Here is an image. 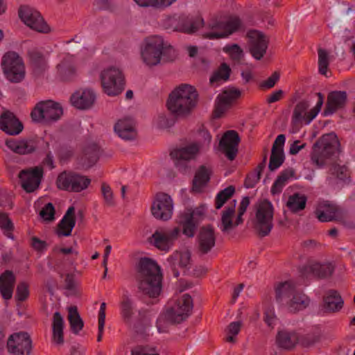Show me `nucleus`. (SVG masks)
Segmentation results:
<instances>
[{"label": "nucleus", "instance_id": "obj_1", "mask_svg": "<svg viewBox=\"0 0 355 355\" xmlns=\"http://www.w3.org/2000/svg\"><path fill=\"white\" fill-rule=\"evenodd\" d=\"M135 268L139 291L150 298L159 297L162 291L163 275L157 263L150 258L142 257Z\"/></svg>", "mask_w": 355, "mask_h": 355}, {"label": "nucleus", "instance_id": "obj_2", "mask_svg": "<svg viewBox=\"0 0 355 355\" xmlns=\"http://www.w3.org/2000/svg\"><path fill=\"white\" fill-rule=\"evenodd\" d=\"M198 101L196 89L188 84H182L169 94L166 107L171 114L178 118L186 119L191 115Z\"/></svg>", "mask_w": 355, "mask_h": 355}, {"label": "nucleus", "instance_id": "obj_3", "mask_svg": "<svg viewBox=\"0 0 355 355\" xmlns=\"http://www.w3.org/2000/svg\"><path fill=\"white\" fill-rule=\"evenodd\" d=\"M141 54L144 62L151 66L170 64L177 58L173 47L158 35H152L144 40Z\"/></svg>", "mask_w": 355, "mask_h": 355}, {"label": "nucleus", "instance_id": "obj_4", "mask_svg": "<svg viewBox=\"0 0 355 355\" xmlns=\"http://www.w3.org/2000/svg\"><path fill=\"white\" fill-rule=\"evenodd\" d=\"M340 142L337 136L331 132L319 138L313 145L311 159L318 167L326 165L327 159L338 154Z\"/></svg>", "mask_w": 355, "mask_h": 355}, {"label": "nucleus", "instance_id": "obj_5", "mask_svg": "<svg viewBox=\"0 0 355 355\" xmlns=\"http://www.w3.org/2000/svg\"><path fill=\"white\" fill-rule=\"evenodd\" d=\"M256 207L253 228L256 234L263 238L268 236L273 227L274 209L272 203L268 200L260 201Z\"/></svg>", "mask_w": 355, "mask_h": 355}, {"label": "nucleus", "instance_id": "obj_6", "mask_svg": "<svg viewBox=\"0 0 355 355\" xmlns=\"http://www.w3.org/2000/svg\"><path fill=\"white\" fill-rule=\"evenodd\" d=\"M63 110L58 103L47 100L37 103L31 112V117L35 122L51 123L60 119Z\"/></svg>", "mask_w": 355, "mask_h": 355}, {"label": "nucleus", "instance_id": "obj_7", "mask_svg": "<svg viewBox=\"0 0 355 355\" xmlns=\"http://www.w3.org/2000/svg\"><path fill=\"white\" fill-rule=\"evenodd\" d=\"M100 78L103 90L108 96H118L124 89L125 78L119 68L104 69Z\"/></svg>", "mask_w": 355, "mask_h": 355}, {"label": "nucleus", "instance_id": "obj_8", "mask_svg": "<svg viewBox=\"0 0 355 355\" xmlns=\"http://www.w3.org/2000/svg\"><path fill=\"white\" fill-rule=\"evenodd\" d=\"M193 302L191 296L184 294L173 306L166 309L164 319L171 324H179L186 320L191 314Z\"/></svg>", "mask_w": 355, "mask_h": 355}, {"label": "nucleus", "instance_id": "obj_9", "mask_svg": "<svg viewBox=\"0 0 355 355\" xmlns=\"http://www.w3.org/2000/svg\"><path fill=\"white\" fill-rule=\"evenodd\" d=\"M90 183L89 178L73 172L63 171L56 180V186L59 189L70 192H80L87 189Z\"/></svg>", "mask_w": 355, "mask_h": 355}, {"label": "nucleus", "instance_id": "obj_10", "mask_svg": "<svg viewBox=\"0 0 355 355\" xmlns=\"http://www.w3.org/2000/svg\"><path fill=\"white\" fill-rule=\"evenodd\" d=\"M6 347L10 355H31L33 344L28 332L19 331L8 337Z\"/></svg>", "mask_w": 355, "mask_h": 355}, {"label": "nucleus", "instance_id": "obj_11", "mask_svg": "<svg viewBox=\"0 0 355 355\" xmlns=\"http://www.w3.org/2000/svg\"><path fill=\"white\" fill-rule=\"evenodd\" d=\"M216 244L214 227L211 224L202 226L196 236V253L200 257L210 253Z\"/></svg>", "mask_w": 355, "mask_h": 355}, {"label": "nucleus", "instance_id": "obj_12", "mask_svg": "<svg viewBox=\"0 0 355 355\" xmlns=\"http://www.w3.org/2000/svg\"><path fill=\"white\" fill-rule=\"evenodd\" d=\"M154 218L162 221L171 218L173 213V202L171 197L163 192L155 194L150 208Z\"/></svg>", "mask_w": 355, "mask_h": 355}, {"label": "nucleus", "instance_id": "obj_13", "mask_svg": "<svg viewBox=\"0 0 355 355\" xmlns=\"http://www.w3.org/2000/svg\"><path fill=\"white\" fill-rule=\"evenodd\" d=\"M19 17L31 29L42 33H47L50 28L40 13L28 6H21L19 9Z\"/></svg>", "mask_w": 355, "mask_h": 355}, {"label": "nucleus", "instance_id": "obj_14", "mask_svg": "<svg viewBox=\"0 0 355 355\" xmlns=\"http://www.w3.org/2000/svg\"><path fill=\"white\" fill-rule=\"evenodd\" d=\"M240 141V136L236 130H227L222 136L218 148L229 160L232 161L236 158L239 152Z\"/></svg>", "mask_w": 355, "mask_h": 355}, {"label": "nucleus", "instance_id": "obj_15", "mask_svg": "<svg viewBox=\"0 0 355 355\" xmlns=\"http://www.w3.org/2000/svg\"><path fill=\"white\" fill-rule=\"evenodd\" d=\"M180 235V228L172 230H157L150 238V242L159 250L168 251Z\"/></svg>", "mask_w": 355, "mask_h": 355}, {"label": "nucleus", "instance_id": "obj_16", "mask_svg": "<svg viewBox=\"0 0 355 355\" xmlns=\"http://www.w3.org/2000/svg\"><path fill=\"white\" fill-rule=\"evenodd\" d=\"M43 174L44 170L41 166L22 170L19 174L22 188L28 193L33 192L39 187Z\"/></svg>", "mask_w": 355, "mask_h": 355}, {"label": "nucleus", "instance_id": "obj_17", "mask_svg": "<svg viewBox=\"0 0 355 355\" xmlns=\"http://www.w3.org/2000/svg\"><path fill=\"white\" fill-rule=\"evenodd\" d=\"M248 37L250 54L256 60H261L266 53L268 40L263 33L255 30L249 31Z\"/></svg>", "mask_w": 355, "mask_h": 355}, {"label": "nucleus", "instance_id": "obj_18", "mask_svg": "<svg viewBox=\"0 0 355 355\" xmlns=\"http://www.w3.org/2000/svg\"><path fill=\"white\" fill-rule=\"evenodd\" d=\"M191 261V252L189 251H175L168 257L166 263V270L171 273L175 278L180 276V269H186Z\"/></svg>", "mask_w": 355, "mask_h": 355}, {"label": "nucleus", "instance_id": "obj_19", "mask_svg": "<svg viewBox=\"0 0 355 355\" xmlns=\"http://www.w3.org/2000/svg\"><path fill=\"white\" fill-rule=\"evenodd\" d=\"M241 95V91L235 87L223 90L222 94L217 96L214 110V118H220L227 109L231 106L232 102L238 99Z\"/></svg>", "mask_w": 355, "mask_h": 355}, {"label": "nucleus", "instance_id": "obj_20", "mask_svg": "<svg viewBox=\"0 0 355 355\" xmlns=\"http://www.w3.org/2000/svg\"><path fill=\"white\" fill-rule=\"evenodd\" d=\"M96 95L94 91L89 88L79 89L70 97L71 105L78 110L90 109L94 104Z\"/></svg>", "mask_w": 355, "mask_h": 355}, {"label": "nucleus", "instance_id": "obj_21", "mask_svg": "<svg viewBox=\"0 0 355 355\" xmlns=\"http://www.w3.org/2000/svg\"><path fill=\"white\" fill-rule=\"evenodd\" d=\"M347 94L345 91H332L327 95L324 116L331 115L338 110H343L347 103Z\"/></svg>", "mask_w": 355, "mask_h": 355}, {"label": "nucleus", "instance_id": "obj_22", "mask_svg": "<svg viewBox=\"0 0 355 355\" xmlns=\"http://www.w3.org/2000/svg\"><path fill=\"white\" fill-rule=\"evenodd\" d=\"M22 123L10 111H5L0 116V129L10 135H19L23 130Z\"/></svg>", "mask_w": 355, "mask_h": 355}, {"label": "nucleus", "instance_id": "obj_23", "mask_svg": "<svg viewBox=\"0 0 355 355\" xmlns=\"http://www.w3.org/2000/svg\"><path fill=\"white\" fill-rule=\"evenodd\" d=\"M100 154L101 148L96 142H87L83 148L81 164L87 168L93 166L98 160Z\"/></svg>", "mask_w": 355, "mask_h": 355}, {"label": "nucleus", "instance_id": "obj_24", "mask_svg": "<svg viewBox=\"0 0 355 355\" xmlns=\"http://www.w3.org/2000/svg\"><path fill=\"white\" fill-rule=\"evenodd\" d=\"M75 208L71 206L67 210L62 220L58 224L56 234L60 236H69L76 225Z\"/></svg>", "mask_w": 355, "mask_h": 355}, {"label": "nucleus", "instance_id": "obj_25", "mask_svg": "<svg viewBox=\"0 0 355 355\" xmlns=\"http://www.w3.org/2000/svg\"><path fill=\"white\" fill-rule=\"evenodd\" d=\"M334 268L330 263L320 264L315 263L312 265L304 266L300 269L302 276L307 277L312 274L314 277L322 279L326 278L332 275Z\"/></svg>", "mask_w": 355, "mask_h": 355}, {"label": "nucleus", "instance_id": "obj_26", "mask_svg": "<svg viewBox=\"0 0 355 355\" xmlns=\"http://www.w3.org/2000/svg\"><path fill=\"white\" fill-rule=\"evenodd\" d=\"M114 131L125 140H132L137 137L135 122L130 118L119 120L114 125Z\"/></svg>", "mask_w": 355, "mask_h": 355}, {"label": "nucleus", "instance_id": "obj_27", "mask_svg": "<svg viewBox=\"0 0 355 355\" xmlns=\"http://www.w3.org/2000/svg\"><path fill=\"white\" fill-rule=\"evenodd\" d=\"M212 168L201 165L195 173L192 180V191L200 192L202 189L207 186L212 175Z\"/></svg>", "mask_w": 355, "mask_h": 355}, {"label": "nucleus", "instance_id": "obj_28", "mask_svg": "<svg viewBox=\"0 0 355 355\" xmlns=\"http://www.w3.org/2000/svg\"><path fill=\"white\" fill-rule=\"evenodd\" d=\"M300 337L297 332L286 330L279 331L276 336V343L279 348L291 350L299 343Z\"/></svg>", "mask_w": 355, "mask_h": 355}, {"label": "nucleus", "instance_id": "obj_29", "mask_svg": "<svg viewBox=\"0 0 355 355\" xmlns=\"http://www.w3.org/2000/svg\"><path fill=\"white\" fill-rule=\"evenodd\" d=\"M6 145L12 151L19 155H26L34 152L36 149V144L33 140H15L13 139H7Z\"/></svg>", "mask_w": 355, "mask_h": 355}, {"label": "nucleus", "instance_id": "obj_30", "mask_svg": "<svg viewBox=\"0 0 355 355\" xmlns=\"http://www.w3.org/2000/svg\"><path fill=\"white\" fill-rule=\"evenodd\" d=\"M15 284V277L11 270H6L0 276V293L4 300H10L12 297Z\"/></svg>", "mask_w": 355, "mask_h": 355}, {"label": "nucleus", "instance_id": "obj_31", "mask_svg": "<svg viewBox=\"0 0 355 355\" xmlns=\"http://www.w3.org/2000/svg\"><path fill=\"white\" fill-rule=\"evenodd\" d=\"M126 324L137 335L143 336L146 334V328L150 325V318L146 310H139L138 315Z\"/></svg>", "mask_w": 355, "mask_h": 355}, {"label": "nucleus", "instance_id": "obj_32", "mask_svg": "<svg viewBox=\"0 0 355 355\" xmlns=\"http://www.w3.org/2000/svg\"><path fill=\"white\" fill-rule=\"evenodd\" d=\"M324 210L317 209L316 217L321 222L340 220L343 218L341 210L335 205L324 204Z\"/></svg>", "mask_w": 355, "mask_h": 355}, {"label": "nucleus", "instance_id": "obj_33", "mask_svg": "<svg viewBox=\"0 0 355 355\" xmlns=\"http://www.w3.org/2000/svg\"><path fill=\"white\" fill-rule=\"evenodd\" d=\"M198 151V145L196 143H192L187 146L173 150L171 152L170 156L173 160L189 161L195 157Z\"/></svg>", "mask_w": 355, "mask_h": 355}, {"label": "nucleus", "instance_id": "obj_34", "mask_svg": "<svg viewBox=\"0 0 355 355\" xmlns=\"http://www.w3.org/2000/svg\"><path fill=\"white\" fill-rule=\"evenodd\" d=\"M236 200H233V204L225 208L221 213L220 229L224 234H229L231 230L234 229L233 217L235 214V207Z\"/></svg>", "mask_w": 355, "mask_h": 355}, {"label": "nucleus", "instance_id": "obj_35", "mask_svg": "<svg viewBox=\"0 0 355 355\" xmlns=\"http://www.w3.org/2000/svg\"><path fill=\"white\" fill-rule=\"evenodd\" d=\"M52 331L53 341L58 345H62L64 343V320L58 311L53 316Z\"/></svg>", "mask_w": 355, "mask_h": 355}, {"label": "nucleus", "instance_id": "obj_36", "mask_svg": "<svg viewBox=\"0 0 355 355\" xmlns=\"http://www.w3.org/2000/svg\"><path fill=\"white\" fill-rule=\"evenodd\" d=\"M192 214L181 213L179 216V224L182 227V233L189 238H193L199 223L192 218Z\"/></svg>", "mask_w": 355, "mask_h": 355}, {"label": "nucleus", "instance_id": "obj_37", "mask_svg": "<svg viewBox=\"0 0 355 355\" xmlns=\"http://www.w3.org/2000/svg\"><path fill=\"white\" fill-rule=\"evenodd\" d=\"M295 171L293 168H288L283 170L277 177L271 187V194L272 196H275L282 193L283 188L286 184L289 179L295 177Z\"/></svg>", "mask_w": 355, "mask_h": 355}, {"label": "nucleus", "instance_id": "obj_38", "mask_svg": "<svg viewBox=\"0 0 355 355\" xmlns=\"http://www.w3.org/2000/svg\"><path fill=\"white\" fill-rule=\"evenodd\" d=\"M343 300L339 293L335 290H331L329 295L324 297V309L325 312L331 313L340 310L343 306Z\"/></svg>", "mask_w": 355, "mask_h": 355}, {"label": "nucleus", "instance_id": "obj_39", "mask_svg": "<svg viewBox=\"0 0 355 355\" xmlns=\"http://www.w3.org/2000/svg\"><path fill=\"white\" fill-rule=\"evenodd\" d=\"M295 292V285L292 282H279L275 286V300L277 303L282 304L284 300L293 295Z\"/></svg>", "mask_w": 355, "mask_h": 355}, {"label": "nucleus", "instance_id": "obj_40", "mask_svg": "<svg viewBox=\"0 0 355 355\" xmlns=\"http://www.w3.org/2000/svg\"><path fill=\"white\" fill-rule=\"evenodd\" d=\"M330 173L336 179L338 183L343 186L349 185L352 182L350 170L345 165L333 164L330 168Z\"/></svg>", "mask_w": 355, "mask_h": 355}, {"label": "nucleus", "instance_id": "obj_41", "mask_svg": "<svg viewBox=\"0 0 355 355\" xmlns=\"http://www.w3.org/2000/svg\"><path fill=\"white\" fill-rule=\"evenodd\" d=\"M209 31L203 34V37L209 40H217L226 37L224 21L211 19L208 24Z\"/></svg>", "mask_w": 355, "mask_h": 355}, {"label": "nucleus", "instance_id": "obj_42", "mask_svg": "<svg viewBox=\"0 0 355 355\" xmlns=\"http://www.w3.org/2000/svg\"><path fill=\"white\" fill-rule=\"evenodd\" d=\"M68 320L71 331L74 334H78L84 327V322L76 306H71L68 308Z\"/></svg>", "mask_w": 355, "mask_h": 355}, {"label": "nucleus", "instance_id": "obj_43", "mask_svg": "<svg viewBox=\"0 0 355 355\" xmlns=\"http://www.w3.org/2000/svg\"><path fill=\"white\" fill-rule=\"evenodd\" d=\"M121 314L123 322L127 324L130 322L134 314V302L131 297L126 293H123L122 300L120 302Z\"/></svg>", "mask_w": 355, "mask_h": 355}, {"label": "nucleus", "instance_id": "obj_44", "mask_svg": "<svg viewBox=\"0 0 355 355\" xmlns=\"http://www.w3.org/2000/svg\"><path fill=\"white\" fill-rule=\"evenodd\" d=\"M307 198L299 193H293L288 197L286 207L293 213H297L305 209Z\"/></svg>", "mask_w": 355, "mask_h": 355}, {"label": "nucleus", "instance_id": "obj_45", "mask_svg": "<svg viewBox=\"0 0 355 355\" xmlns=\"http://www.w3.org/2000/svg\"><path fill=\"white\" fill-rule=\"evenodd\" d=\"M310 300L305 294L295 292L288 307L291 312H295L306 308Z\"/></svg>", "mask_w": 355, "mask_h": 355}, {"label": "nucleus", "instance_id": "obj_46", "mask_svg": "<svg viewBox=\"0 0 355 355\" xmlns=\"http://www.w3.org/2000/svg\"><path fill=\"white\" fill-rule=\"evenodd\" d=\"M1 67H24L22 57L15 51L6 52L1 58Z\"/></svg>", "mask_w": 355, "mask_h": 355}, {"label": "nucleus", "instance_id": "obj_47", "mask_svg": "<svg viewBox=\"0 0 355 355\" xmlns=\"http://www.w3.org/2000/svg\"><path fill=\"white\" fill-rule=\"evenodd\" d=\"M285 160L284 150L272 148L268 168L270 171H274L279 168Z\"/></svg>", "mask_w": 355, "mask_h": 355}, {"label": "nucleus", "instance_id": "obj_48", "mask_svg": "<svg viewBox=\"0 0 355 355\" xmlns=\"http://www.w3.org/2000/svg\"><path fill=\"white\" fill-rule=\"evenodd\" d=\"M3 71L6 79L14 83L22 81L26 75L24 68H3Z\"/></svg>", "mask_w": 355, "mask_h": 355}, {"label": "nucleus", "instance_id": "obj_49", "mask_svg": "<svg viewBox=\"0 0 355 355\" xmlns=\"http://www.w3.org/2000/svg\"><path fill=\"white\" fill-rule=\"evenodd\" d=\"M27 55L30 63L36 67H43L48 63L44 54L37 49L28 50Z\"/></svg>", "mask_w": 355, "mask_h": 355}, {"label": "nucleus", "instance_id": "obj_50", "mask_svg": "<svg viewBox=\"0 0 355 355\" xmlns=\"http://www.w3.org/2000/svg\"><path fill=\"white\" fill-rule=\"evenodd\" d=\"M235 193V187L230 185L220 191L215 199V207L216 209H220L225 203L232 198Z\"/></svg>", "mask_w": 355, "mask_h": 355}, {"label": "nucleus", "instance_id": "obj_51", "mask_svg": "<svg viewBox=\"0 0 355 355\" xmlns=\"http://www.w3.org/2000/svg\"><path fill=\"white\" fill-rule=\"evenodd\" d=\"M78 76L75 68H58L57 78L62 83L74 81Z\"/></svg>", "mask_w": 355, "mask_h": 355}, {"label": "nucleus", "instance_id": "obj_52", "mask_svg": "<svg viewBox=\"0 0 355 355\" xmlns=\"http://www.w3.org/2000/svg\"><path fill=\"white\" fill-rule=\"evenodd\" d=\"M309 107V103L306 100H302L297 103L295 106L293 116H292V123L294 124H297L302 119H304L303 114H305L306 110Z\"/></svg>", "mask_w": 355, "mask_h": 355}, {"label": "nucleus", "instance_id": "obj_53", "mask_svg": "<svg viewBox=\"0 0 355 355\" xmlns=\"http://www.w3.org/2000/svg\"><path fill=\"white\" fill-rule=\"evenodd\" d=\"M0 227L3 230V233L7 237L12 240L14 239L12 234L14 225L6 213H0Z\"/></svg>", "mask_w": 355, "mask_h": 355}, {"label": "nucleus", "instance_id": "obj_54", "mask_svg": "<svg viewBox=\"0 0 355 355\" xmlns=\"http://www.w3.org/2000/svg\"><path fill=\"white\" fill-rule=\"evenodd\" d=\"M177 0H135L141 7L165 8L171 6Z\"/></svg>", "mask_w": 355, "mask_h": 355}, {"label": "nucleus", "instance_id": "obj_55", "mask_svg": "<svg viewBox=\"0 0 355 355\" xmlns=\"http://www.w3.org/2000/svg\"><path fill=\"white\" fill-rule=\"evenodd\" d=\"M318 96V101L315 106L310 110L308 113H305L304 115V120L306 124L311 123V121L318 115L320 111L322 104L324 103V96L320 92L316 93Z\"/></svg>", "mask_w": 355, "mask_h": 355}, {"label": "nucleus", "instance_id": "obj_56", "mask_svg": "<svg viewBox=\"0 0 355 355\" xmlns=\"http://www.w3.org/2000/svg\"><path fill=\"white\" fill-rule=\"evenodd\" d=\"M227 37L233 33L238 31L242 27V22L239 17H230L226 21H224Z\"/></svg>", "mask_w": 355, "mask_h": 355}, {"label": "nucleus", "instance_id": "obj_57", "mask_svg": "<svg viewBox=\"0 0 355 355\" xmlns=\"http://www.w3.org/2000/svg\"><path fill=\"white\" fill-rule=\"evenodd\" d=\"M232 68H218V70L214 72L209 79L211 84L218 83L220 81H226L229 79L232 72Z\"/></svg>", "mask_w": 355, "mask_h": 355}, {"label": "nucleus", "instance_id": "obj_58", "mask_svg": "<svg viewBox=\"0 0 355 355\" xmlns=\"http://www.w3.org/2000/svg\"><path fill=\"white\" fill-rule=\"evenodd\" d=\"M223 51L227 53L233 60L236 62H239L243 57V50L236 44L225 46L223 47Z\"/></svg>", "mask_w": 355, "mask_h": 355}, {"label": "nucleus", "instance_id": "obj_59", "mask_svg": "<svg viewBox=\"0 0 355 355\" xmlns=\"http://www.w3.org/2000/svg\"><path fill=\"white\" fill-rule=\"evenodd\" d=\"M263 171L257 169L256 167L253 172L250 173L247 175L245 181L244 186L245 188H253L260 180Z\"/></svg>", "mask_w": 355, "mask_h": 355}, {"label": "nucleus", "instance_id": "obj_60", "mask_svg": "<svg viewBox=\"0 0 355 355\" xmlns=\"http://www.w3.org/2000/svg\"><path fill=\"white\" fill-rule=\"evenodd\" d=\"M179 118L171 114L170 116L160 114L158 117L157 125L159 128L166 129L172 127Z\"/></svg>", "mask_w": 355, "mask_h": 355}, {"label": "nucleus", "instance_id": "obj_61", "mask_svg": "<svg viewBox=\"0 0 355 355\" xmlns=\"http://www.w3.org/2000/svg\"><path fill=\"white\" fill-rule=\"evenodd\" d=\"M29 296L28 284L25 282H19L16 288L15 298L19 302L25 301Z\"/></svg>", "mask_w": 355, "mask_h": 355}, {"label": "nucleus", "instance_id": "obj_62", "mask_svg": "<svg viewBox=\"0 0 355 355\" xmlns=\"http://www.w3.org/2000/svg\"><path fill=\"white\" fill-rule=\"evenodd\" d=\"M55 210L51 202H49L40 210V216L46 221H53L55 219Z\"/></svg>", "mask_w": 355, "mask_h": 355}, {"label": "nucleus", "instance_id": "obj_63", "mask_svg": "<svg viewBox=\"0 0 355 355\" xmlns=\"http://www.w3.org/2000/svg\"><path fill=\"white\" fill-rule=\"evenodd\" d=\"M203 23L202 19L197 18L195 20L189 21L188 23L183 24L181 31L187 33H193L202 26Z\"/></svg>", "mask_w": 355, "mask_h": 355}, {"label": "nucleus", "instance_id": "obj_64", "mask_svg": "<svg viewBox=\"0 0 355 355\" xmlns=\"http://www.w3.org/2000/svg\"><path fill=\"white\" fill-rule=\"evenodd\" d=\"M131 355H159V354L155 347L139 345L132 349Z\"/></svg>", "mask_w": 355, "mask_h": 355}]
</instances>
